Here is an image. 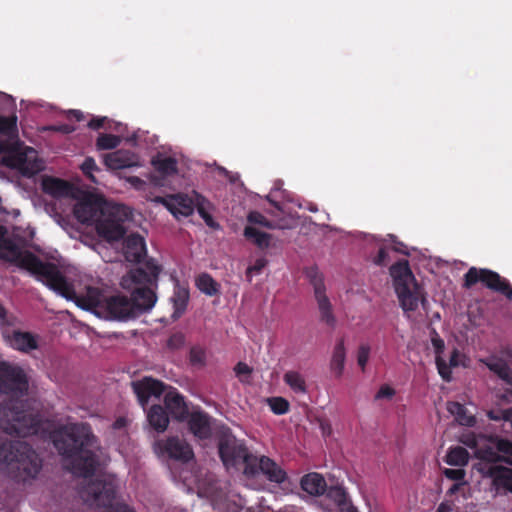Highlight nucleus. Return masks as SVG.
<instances>
[{"mask_svg": "<svg viewBox=\"0 0 512 512\" xmlns=\"http://www.w3.org/2000/svg\"><path fill=\"white\" fill-rule=\"evenodd\" d=\"M488 417L491 419V420H495V421H498V420H501V414L499 413V410L498 411H489L488 412Z\"/></svg>", "mask_w": 512, "mask_h": 512, "instance_id": "62", "label": "nucleus"}, {"mask_svg": "<svg viewBox=\"0 0 512 512\" xmlns=\"http://www.w3.org/2000/svg\"><path fill=\"white\" fill-rule=\"evenodd\" d=\"M83 174L93 183L98 184L96 177L93 172H99L100 168L97 166L95 160L92 157H87L80 166Z\"/></svg>", "mask_w": 512, "mask_h": 512, "instance_id": "42", "label": "nucleus"}, {"mask_svg": "<svg viewBox=\"0 0 512 512\" xmlns=\"http://www.w3.org/2000/svg\"><path fill=\"white\" fill-rule=\"evenodd\" d=\"M268 404L276 415L286 414L290 408L289 402L283 397H272L268 399Z\"/></svg>", "mask_w": 512, "mask_h": 512, "instance_id": "43", "label": "nucleus"}, {"mask_svg": "<svg viewBox=\"0 0 512 512\" xmlns=\"http://www.w3.org/2000/svg\"><path fill=\"white\" fill-rule=\"evenodd\" d=\"M247 221L252 225H260L266 228L273 229L276 226L272 224L262 213L258 211H251L247 216Z\"/></svg>", "mask_w": 512, "mask_h": 512, "instance_id": "45", "label": "nucleus"}, {"mask_svg": "<svg viewBox=\"0 0 512 512\" xmlns=\"http://www.w3.org/2000/svg\"><path fill=\"white\" fill-rule=\"evenodd\" d=\"M243 235L248 241H251L260 249H267L272 239L271 234L262 232L252 225H248L244 228Z\"/></svg>", "mask_w": 512, "mask_h": 512, "instance_id": "33", "label": "nucleus"}, {"mask_svg": "<svg viewBox=\"0 0 512 512\" xmlns=\"http://www.w3.org/2000/svg\"><path fill=\"white\" fill-rule=\"evenodd\" d=\"M185 344V335L182 332L173 333L168 341L167 347L171 350H178Z\"/></svg>", "mask_w": 512, "mask_h": 512, "instance_id": "47", "label": "nucleus"}, {"mask_svg": "<svg viewBox=\"0 0 512 512\" xmlns=\"http://www.w3.org/2000/svg\"><path fill=\"white\" fill-rule=\"evenodd\" d=\"M151 164L155 173L151 174L149 179L155 186H164L166 178L174 176L178 172V163L173 157H164L157 154L152 158Z\"/></svg>", "mask_w": 512, "mask_h": 512, "instance_id": "15", "label": "nucleus"}, {"mask_svg": "<svg viewBox=\"0 0 512 512\" xmlns=\"http://www.w3.org/2000/svg\"><path fill=\"white\" fill-rule=\"evenodd\" d=\"M80 495L86 503L106 507L105 512H134L126 504L112 505L116 496V486L111 479L97 478L90 481L81 489Z\"/></svg>", "mask_w": 512, "mask_h": 512, "instance_id": "9", "label": "nucleus"}, {"mask_svg": "<svg viewBox=\"0 0 512 512\" xmlns=\"http://www.w3.org/2000/svg\"><path fill=\"white\" fill-rule=\"evenodd\" d=\"M7 338L10 346L21 352H29L38 348L37 340L30 332L15 330Z\"/></svg>", "mask_w": 512, "mask_h": 512, "instance_id": "25", "label": "nucleus"}, {"mask_svg": "<svg viewBox=\"0 0 512 512\" xmlns=\"http://www.w3.org/2000/svg\"><path fill=\"white\" fill-rule=\"evenodd\" d=\"M198 289L206 295L213 296L219 292L218 283L208 274L202 273L196 279Z\"/></svg>", "mask_w": 512, "mask_h": 512, "instance_id": "38", "label": "nucleus"}, {"mask_svg": "<svg viewBox=\"0 0 512 512\" xmlns=\"http://www.w3.org/2000/svg\"><path fill=\"white\" fill-rule=\"evenodd\" d=\"M431 343L435 352V363L438 373L444 381L449 382L451 381L452 378V372L450 371L449 366H447L446 361L442 357V354L445 349L444 340L438 335L437 332L434 331V335L431 338Z\"/></svg>", "mask_w": 512, "mask_h": 512, "instance_id": "24", "label": "nucleus"}, {"mask_svg": "<svg viewBox=\"0 0 512 512\" xmlns=\"http://www.w3.org/2000/svg\"><path fill=\"white\" fill-rule=\"evenodd\" d=\"M486 366L507 385L512 386V370L505 361L501 359L490 360L486 362Z\"/></svg>", "mask_w": 512, "mask_h": 512, "instance_id": "34", "label": "nucleus"}, {"mask_svg": "<svg viewBox=\"0 0 512 512\" xmlns=\"http://www.w3.org/2000/svg\"><path fill=\"white\" fill-rule=\"evenodd\" d=\"M0 154L6 167L18 170L23 176H34L43 169L37 151L19 139L0 140Z\"/></svg>", "mask_w": 512, "mask_h": 512, "instance_id": "8", "label": "nucleus"}, {"mask_svg": "<svg viewBox=\"0 0 512 512\" xmlns=\"http://www.w3.org/2000/svg\"><path fill=\"white\" fill-rule=\"evenodd\" d=\"M131 385L139 404L143 408L148 404L151 397L158 398L165 391L164 383L152 377H144L141 380L133 381Z\"/></svg>", "mask_w": 512, "mask_h": 512, "instance_id": "14", "label": "nucleus"}, {"mask_svg": "<svg viewBox=\"0 0 512 512\" xmlns=\"http://www.w3.org/2000/svg\"><path fill=\"white\" fill-rule=\"evenodd\" d=\"M390 275L393 278L400 307L405 313L416 311L420 304L424 310H427L426 292L417 283L407 260L394 263L390 267Z\"/></svg>", "mask_w": 512, "mask_h": 512, "instance_id": "6", "label": "nucleus"}, {"mask_svg": "<svg viewBox=\"0 0 512 512\" xmlns=\"http://www.w3.org/2000/svg\"><path fill=\"white\" fill-rule=\"evenodd\" d=\"M405 247H406V246H405L403 243L399 242V243H397V244L394 246V250H395L396 252H399V253H402V254H408V253L404 250V248H405Z\"/></svg>", "mask_w": 512, "mask_h": 512, "instance_id": "63", "label": "nucleus"}, {"mask_svg": "<svg viewBox=\"0 0 512 512\" xmlns=\"http://www.w3.org/2000/svg\"><path fill=\"white\" fill-rule=\"evenodd\" d=\"M371 347L368 343H362L357 350V363L362 371H365L366 365L369 361Z\"/></svg>", "mask_w": 512, "mask_h": 512, "instance_id": "46", "label": "nucleus"}, {"mask_svg": "<svg viewBox=\"0 0 512 512\" xmlns=\"http://www.w3.org/2000/svg\"><path fill=\"white\" fill-rule=\"evenodd\" d=\"M260 472L266 478L278 484L283 483L287 479L286 472L272 459L267 456L260 457Z\"/></svg>", "mask_w": 512, "mask_h": 512, "instance_id": "26", "label": "nucleus"}, {"mask_svg": "<svg viewBox=\"0 0 512 512\" xmlns=\"http://www.w3.org/2000/svg\"><path fill=\"white\" fill-rule=\"evenodd\" d=\"M284 382L297 394L307 393L306 381L299 372L287 371L284 374Z\"/></svg>", "mask_w": 512, "mask_h": 512, "instance_id": "35", "label": "nucleus"}, {"mask_svg": "<svg viewBox=\"0 0 512 512\" xmlns=\"http://www.w3.org/2000/svg\"><path fill=\"white\" fill-rule=\"evenodd\" d=\"M41 188L45 194L54 198H60L69 195L71 184L60 178L45 176L42 179Z\"/></svg>", "mask_w": 512, "mask_h": 512, "instance_id": "23", "label": "nucleus"}, {"mask_svg": "<svg viewBox=\"0 0 512 512\" xmlns=\"http://www.w3.org/2000/svg\"><path fill=\"white\" fill-rule=\"evenodd\" d=\"M0 134L9 137V140L18 139L17 116L0 115Z\"/></svg>", "mask_w": 512, "mask_h": 512, "instance_id": "36", "label": "nucleus"}, {"mask_svg": "<svg viewBox=\"0 0 512 512\" xmlns=\"http://www.w3.org/2000/svg\"><path fill=\"white\" fill-rule=\"evenodd\" d=\"M487 473L493 479L494 485L512 492V469L490 465Z\"/></svg>", "mask_w": 512, "mask_h": 512, "instance_id": "29", "label": "nucleus"}, {"mask_svg": "<svg viewBox=\"0 0 512 512\" xmlns=\"http://www.w3.org/2000/svg\"><path fill=\"white\" fill-rule=\"evenodd\" d=\"M460 441L467 447L474 450L475 457L496 465V463L503 460L497 453V448L494 436H486L483 434H476L474 432H467L462 434Z\"/></svg>", "mask_w": 512, "mask_h": 512, "instance_id": "12", "label": "nucleus"}, {"mask_svg": "<svg viewBox=\"0 0 512 512\" xmlns=\"http://www.w3.org/2000/svg\"><path fill=\"white\" fill-rule=\"evenodd\" d=\"M454 507L455 504L452 500H445L438 505L436 512H452Z\"/></svg>", "mask_w": 512, "mask_h": 512, "instance_id": "54", "label": "nucleus"}, {"mask_svg": "<svg viewBox=\"0 0 512 512\" xmlns=\"http://www.w3.org/2000/svg\"><path fill=\"white\" fill-rule=\"evenodd\" d=\"M463 485H464V483H463V482L454 483V484L449 488V490L447 491V493H446V494H447L448 496H452V495H454L455 493H457V492L460 490V488H461Z\"/></svg>", "mask_w": 512, "mask_h": 512, "instance_id": "60", "label": "nucleus"}, {"mask_svg": "<svg viewBox=\"0 0 512 512\" xmlns=\"http://www.w3.org/2000/svg\"><path fill=\"white\" fill-rule=\"evenodd\" d=\"M120 144V138L114 134H100L96 141V147L98 150H111L116 148Z\"/></svg>", "mask_w": 512, "mask_h": 512, "instance_id": "41", "label": "nucleus"}, {"mask_svg": "<svg viewBox=\"0 0 512 512\" xmlns=\"http://www.w3.org/2000/svg\"><path fill=\"white\" fill-rule=\"evenodd\" d=\"M301 488L310 495L320 496L326 491L324 477L318 473H309L301 479Z\"/></svg>", "mask_w": 512, "mask_h": 512, "instance_id": "28", "label": "nucleus"}, {"mask_svg": "<svg viewBox=\"0 0 512 512\" xmlns=\"http://www.w3.org/2000/svg\"><path fill=\"white\" fill-rule=\"evenodd\" d=\"M388 260V251L384 247L380 248L376 257L374 258V263L378 266H386L388 264Z\"/></svg>", "mask_w": 512, "mask_h": 512, "instance_id": "52", "label": "nucleus"}, {"mask_svg": "<svg viewBox=\"0 0 512 512\" xmlns=\"http://www.w3.org/2000/svg\"><path fill=\"white\" fill-rule=\"evenodd\" d=\"M104 163L112 170L138 167L141 165L139 156L129 150H117L106 154L104 157Z\"/></svg>", "mask_w": 512, "mask_h": 512, "instance_id": "19", "label": "nucleus"}, {"mask_svg": "<svg viewBox=\"0 0 512 512\" xmlns=\"http://www.w3.org/2000/svg\"><path fill=\"white\" fill-rule=\"evenodd\" d=\"M346 360V348L344 339L340 338L334 346L330 369L334 373L336 378H340L343 375Z\"/></svg>", "mask_w": 512, "mask_h": 512, "instance_id": "30", "label": "nucleus"}, {"mask_svg": "<svg viewBox=\"0 0 512 512\" xmlns=\"http://www.w3.org/2000/svg\"><path fill=\"white\" fill-rule=\"evenodd\" d=\"M240 465L244 466L243 473L248 477H254L260 472V457L246 451Z\"/></svg>", "mask_w": 512, "mask_h": 512, "instance_id": "39", "label": "nucleus"}, {"mask_svg": "<svg viewBox=\"0 0 512 512\" xmlns=\"http://www.w3.org/2000/svg\"><path fill=\"white\" fill-rule=\"evenodd\" d=\"M395 394H396V391L394 388H392L388 384H384L377 391V393L375 395V400H380V399L391 400L395 396Z\"/></svg>", "mask_w": 512, "mask_h": 512, "instance_id": "49", "label": "nucleus"}, {"mask_svg": "<svg viewBox=\"0 0 512 512\" xmlns=\"http://www.w3.org/2000/svg\"><path fill=\"white\" fill-rule=\"evenodd\" d=\"M68 117L70 119H74V120L80 122L84 119V114L80 110H70L68 113Z\"/></svg>", "mask_w": 512, "mask_h": 512, "instance_id": "59", "label": "nucleus"}, {"mask_svg": "<svg viewBox=\"0 0 512 512\" xmlns=\"http://www.w3.org/2000/svg\"><path fill=\"white\" fill-rule=\"evenodd\" d=\"M149 425L158 433H163L169 425V415L161 405H152L147 412Z\"/></svg>", "mask_w": 512, "mask_h": 512, "instance_id": "27", "label": "nucleus"}, {"mask_svg": "<svg viewBox=\"0 0 512 512\" xmlns=\"http://www.w3.org/2000/svg\"><path fill=\"white\" fill-rule=\"evenodd\" d=\"M190 363L194 366H204L206 364V351L200 346H193L189 353Z\"/></svg>", "mask_w": 512, "mask_h": 512, "instance_id": "44", "label": "nucleus"}, {"mask_svg": "<svg viewBox=\"0 0 512 512\" xmlns=\"http://www.w3.org/2000/svg\"><path fill=\"white\" fill-rule=\"evenodd\" d=\"M444 475L446 478L455 481H462L465 477V471L462 469H445Z\"/></svg>", "mask_w": 512, "mask_h": 512, "instance_id": "51", "label": "nucleus"}, {"mask_svg": "<svg viewBox=\"0 0 512 512\" xmlns=\"http://www.w3.org/2000/svg\"><path fill=\"white\" fill-rule=\"evenodd\" d=\"M29 391V377L18 364L0 360V394L12 399L25 397Z\"/></svg>", "mask_w": 512, "mask_h": 512, "instance_id": "10", "label": "nucleus"}, {"mask_svg": "<svg viewBox=\"0 0 512 512\" xmlns=\"http://www.w3.org/2000/svg\"><path fill=\"white\" fill-rule=\"evenodd\" d=\"M478 282L489 290L499 293L509 300L512 299V285L499 273L486 268L471 267L464 275L463 287L469 289Z\"/></svg>", "mask_w": 512, "mask_h": 512, "instance_id": "11", "label": "nucleus"}, {"mask_svg": "<svg viewBox=\"0 0 512 512\" xmlns=\"http://www.w3.org/2000/svg\"><path fill=\"white\" fill-rule=\"evenodd\" d=\"M6 319V310L5 308L0 304V322H4Z\"/></svg>", "mask_w": 512, "mask_h": 512, "instance_id": "64", "label": "nucleus"}, {"mask_svg": "<svg viewBox=\"0 0 512 512\" xmlns=\"http://www.w3.org/2000/svg\"><path fill=\"white\" fill-rule=\"evenodd\" d=\"M234 370L237 375L250 374L252 372V369L246 363L243 362L237 363Z\"/></svg>", "mask_w": 512, "mask_h": 512, "instance_id": "57", "label": "nucleus"}, {"mask_svg": "<svg viewBox=\"0 0 512 512\" xmlns=\"http://www.w3.org/2000/svg\"><path fill=\"white\" fill-rule=\"evenodd\" d=\"M106 120V117H94L88 122V127L92 130H98L104 126Z\"/></svg>", "mask_w": 512, "mask_h": 512, "instance_id": "53", "label": "nucleus"}, {"mask_svg": "<svg viewBox=\"0 0 512 512\" xmlns=\"http://www.w3.org/2000/svg\"><path fill=\"white\" fill-rule=\"evenodd\" d=\"M161 266L154 259L145 262V267L130 269L120 281V286L130 293V297L115 294L106 297L100 307L108 318L118 321L134 319L150 311L156 304Z\"/></svg>", "mask_w": 512, "mask_h": 512, "instance_id": "1", "label": "nucleus"}, {"mask_svg": "<svg viewBox=\"0 0 512 512\" xmlns=\"http://www.w3.org/2000/svg\"><path fill=\"white\" fill-rule=\"evenodd\" d=\"M469 461L468 451L461 447H453L446 455V463L452 466H465Z\"/></svg>", "mask_w": 512, "mask_h": 512, "instance_id": "37", "label": "nucleus"}, {"mask_svg": "<svg viewBox=\"0 0 512 512\" xmlns=\"http://www.w3.org/2000/svg\"><path fill=\"white\" fill-rule=\"evenodd\" d=\"M499 413L501 414V420H511L512 421V408H508L505 410H499Z\"/></svg>", "mask_w": 512, "mask_h": 512, "instance_id": "61", "label": "nucleus"}, {"mask_svg": "<svg viewBox=\"0 0 512 512\" xmlns=\"http://www.w3.org/2000/svg\"><path fill=\"white\" fill-rule=\"evenodd\" d=\"M0 463L6 464L10 477L26 483L37 477L42 460L32 447L22 441H5L0 444Z\"/></svg>", "mask_w": 512, "mask_h": 512, "instance_id": "5", "label": "nucleus"}, {"mask_svg": "<svg viewBox=\"0 0 512 512\" xmlns=\"http://www.w3.org/2000/svg\"><path fill=\"white\" fill-rule=\"evenodd\" d=\"M195 193L191 197L183 194H176L168 198H160L161 203L174 215L188 217L194 212Z\"/></svg>", "mask_w": 512, "mask_h": 512, "instance_id": "18", "label": "nucleus"}, {"mask_svg": "<svg viewBox=\"0 0 512 512\" xmlns=\"http://www.w3.org/2000/svg\"><path fill=\"white\" fill-rule=\"evenodd\" d=\"M497 453L500 455V453L512 456V442L506 439H501L497 436H494Z\"/></svg>", "mask_w": 512, "mask_h": 512, "instance_id": "48", "label": "nucleus"}, {"mask_svg": "<svg viewBox=\"0 0 512 512\" xmlns=\"http://www.w3.org/2000/svg\"><path fill=\"white\" fill-rule=\"evenodd\" d=\"M459 356L460 352L458 351V349L454 348L450 355L449 364H447L450 370L452 367L459 366Z\"/></svg>", "mask_w": 512, "mask_h": 512, "instance_id": "56", "label": "nucleus"}, {"mask_svg": "<svg viewBox=\"0 0 512 512\" xmlns=\"http://www.w3.org/2000/svg\"><path fill=\"white\" fill-rule=\"evenodd\" d=\"M311 283L314 287V295L318 304L320 319L330 327H334L336 319L332 311V305L325 293V285L322 278L313 277Z\"/></svg>", "mask_w": 512, "mask_h": 512, "instance_id": "16", "label": "nucleus"}, {"mask_svg": "<svg viewBox=\"0 0 512 512\" xmlns=\"http://www.w3.org/2000/svg\"><path fill=\"white\" fill-rule=\"evenodd\" d=\"M248 448L231 433H223L218 441V453L227 468H238Z\"/></svg>", "mask_w": 512, "mask_h": 512, "instance_id": "13", "label": "nucleus"}, {"mask_svg": "<svg viewBox=\"0 0 512 512\" xmlns=\"http://www.w3.org/2000/svg\"><path fill=\"white\" fill-rule=\"evenodd\" d=\"M123 253L128 262L140 263L147 255L144 238L137 233L127 236L123 243Z\"/></svg>", "mask_w": 512, "mask_h": 512, "instance_id": "20", "label": "nucleus"}, {"mask_svg": "<svg viewBox=\"0 0 512 512\" xmlns=\"http://www.w3.org/2000/svg\"><path fill=\"white\" fill-rule=\"evenodd\" d=\"M0 259L29 271L37 280L64 298L72 300L75 297L73 285L67 281L57 265L42 261L30 251H22L12 240H0Z\"/></svg>", "mask_w": 512, "mask_h": 512, "instance_id": "3", "label": "nucleus"}, {"mask_svg": "<svg viewBox=\"0 0 512 512\" xmlns=\"http://www.w3.org/2000/svg\"><path fill=\"white\" fill-rule=\"evenodd\" d=\"M163 448L170 458L184 463L192 460L194 457L190 444L178 437H169L165 441Z\"/></svg>", "mask_w": 512, "mask_h": 512, "instance_id": "21", "label": "nucleus"}, {"mask_svg": "<svg viewBox=\"0 0 512 512\" xmlns=\"http://www.w3.org/2000/svg\"><path fill=\"white\" fill-rule=\"evenodd\" d=\"M447 411L454 416L460 425L472 427L476 423V418L459 402L449 401L447 403Z\"/></svg>", "mask_w": 512, "mask_h": 512, "instance_id": "32", "label": "nucleus"}, {"mask_svg": "<svg viewBox=\"0 0 512 512\" xmlns=\"http://www.w3.org/2000/svg\"><path fill=\"white\" fill-rule=\"evenodd\" d=\"M188 427L191 433L199 439H208L211 436L209 416L202 411H194L188 416Z\"/></svg>", "mask_w": 512, "mask_h": 512, "instance_id": "22", "label": "nucleus"}, {"mask_svg": "<svg viewBox=\"0 0 512 512\" xmlns=\"http://www.w3.org/2000/svg\"><path fill=\"white\" fill-rule=\"evenodd\" d=\"M51 129L53 131L61 132V133H64V134H70V133L75 131V127L73 125H70V124H61V125H58V126H53Z\"/></svg>", "mask_w": 512, "mask_h": 512, "instance_id": "55", "label": "nucleus"}, {"mask_svg": "<svg viewBox=\"0 0 512 512\" xmlns=\"http://www.w3.org/2000/svg\"><path fill=\"white\" fill-rule=\"evenodd\" d=\"M51 441L66 460H71V471L80 477L94 475L98 465L94 450L97 438L88 423L77 422L59 425L50 433Z\"/></svg>", "mask_w": 512, "mask_h": 512, "instance_id": "2", "label": "nucleus"}, {"mask_svg": "<svg viewBox=\"0 0 512 512\" xmlns=\"http://www.w3.org/2000/svg\"><path fill=\"white\" fill-rule=\"evenodd\" d=\"M327 497L332 500L337 506L343 507L347 505V493L341 486H331L326 488Z\"/></svg>", "mask_w": 512, "mask_h": 512, "instance_id": "40", "label": "nucleus"}, {"mask_svg": "<svg viewBox=\"0 0 512 512\" xmlns=\"http://www.w3.org/2000/svg\"><path fill=\"white\" fill-rule=\"evenodd\" d=\"M268 264L267 259L265 258H258L255 260L254 264L249 266L247 268L246 274L249 277L250 274H260L261 271L266 267Z\"/></svg>", "mask_w": 512, "mask_h": 512, "instance_id": "50", "label": "nucleus"}, {"mask_svg": "<svg viewBox=\"0 0 512 512\" xmlns=\"http://www.w3.org/2000/svg\"><path fill=\"white\" fill-rule=\"evenodd\" d=\"M195 208L208 227L212 229H218L220 227L210 213V210L213 208V204L199 193H195L194 209Z\"/></svg>", "mask_w": 512, "mask_h": 512, "instance_id": "31", "label": "nucleus"}, {"mask_svg": "<svg viewBox=\"0 0 512 512\" xmlns=\"http://www.w3.org/2000/svg\"><path fill=\"white\" fill-rule=\"evenodd\" d=\"M42 425V416L23 409L20 402L8 401L0 405V429L9 435L22 438L36 435Z\"/></svg>", "mask_w": 512, "mask_h": 512, "instance_id": "7", "label": "nucleus"}, {"mask_svg": "<svg viewBox=\"0 0 512 512\" xmlns=\"http://www.w3.org/2000/svg\"><path fill=\"white\" fill-rule=\"evenodd\" d=\"M164 408L177 421L183 422L189 416V407L183 395L176 389L168 391L164 396Z\"/></svg>", "mask_w": 512, "mask_h": 512, "instance_id": "17", "label": "nucleus"}, {"mask_svg": "<svg viewBox=\"0 0 512 512\" xmlns=\"http://www.w3.org/2000/svg\"><path fill=\"white\" fill-rule=\"evenodd\" d=\"M127 181L136 189H141L145 185L144 180L137 176H130Z\"/></svg>", "mask_w": 512, "mask_h": 512, "instance_id": "58", "label": "nucleus"}, {"mask_svg": "<svg viewBox=\"0 0 512 512\" xmlns=\"http://www.w3.org/2000/svg\"><path fill=\"white\" fill-rule=\"evenodd\" d=\"M74 213L80 222L94 224L98 235L109 242L123 238L124 223L130 216L127 206L99 200L79 202Z\"/></svg>", "mask_w": 512, "mask_h": 512, "instance_id": "4", "label": "nucleus"}]
</instances>
